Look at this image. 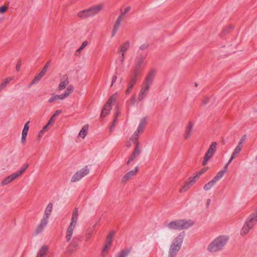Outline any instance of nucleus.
Returning a JSON list of instances; mask_svg holds the SVG:
<instances>
[{"label": "nucleus", "mask_w": 257, "mask_h": 257, "mask_svg": "<svg viewBox=\"0 0 257 257\" xmlns=\"http://www.w3.org/2000/svg\"><path fill=\"white\" fill-rule=\"evenodd\" d=\"M122 19V17L121 16H119L117 19L113 28V32L112 36L113 37L116 33L117 30L119 28V27L121 24V22Z\"/></svg>", "instance_id": "aec40b11"}, {"label": "nucleus", "mask_w": 257, "mask_h": 257, "mask_svg": "<svg viewBox=\"0 0 257 257\" xmlns=\"http://www.w3.org/2000/svg\"><path fill=\"white\" fill-rule=\"evenodd\" d=\"M13 79V77L7 78L4 79L1 84H0V91H1L10 82V81Z\"/></svg>", "instance_id": "473e14b6"}, {"label": "nucleus", "mask_w": 257, "mask_h": 257, "mask_svg": "<svg viewBox=\"0 0 257 257\" xmlns=\"http://www.w3.org/2000/svg\"><path fill=\"white\" fill-rule=\"evenodd\" d=\"M111 126H113V127H115V124H112Z\"/></svg>", "instance_id": "774afa93"}, {"label": "nucleus", "mask_w": 257, "mask_h": 257, "mask_svg": "<svg viewBox=\"0 0 257 257\" xmlns=\"http://www.w3.org/2000/svg\"><path fill=\"white\" fill-rule=\"evenodd\" d=\"M117 78V77L116 75H114L113 77H112V82H111V86H112L114 83L115 82L116 79Z\"/></svg>", "instance_id": "bf43d9fd"}, {"label": "nucleus", "mask_w": 257, "mask_h": 257, "mask_svg": "<svg viewBox=\"0 0 257 257\" xmlns=\"http://www.w3.org/2000/svg\"><path fill=\"white\" fill-rule=\"evenodd\" d=\"M59 99H60V100L64 99L62 94L60 95L56 94V95H52L51 97H50L49 98L48 101L49 103H51L53 102L54 101L59 100Z\"/></svg>", "instance_id": "7c9ffc66"}, {"label": "nucleus", "mask_w": 257, "mask_h": 257, "mask_svg": "<svg viewBox=\"0 0 257 257\" xmlns=\"http://www.w3.org/2000/svg\"><path fill=\"white\" fill-rule=\"evenodd\" d=\"M144 91L143 90H142V91L140 94L139 99L140 100H142L144 99Z\"/></svg>", "instance_id": "052dcab7"}, {"label": "nucleus", "mask_w": 257, "mask_h": 257, "mask_svg": "<svg viewBox=\"0 0 257 257\" xmlns=\"http://www.w3.org/2000/svg\"><path fill=\"white\" fill-rule=\"evenodd\" d=\"M130 46V43L128 42H125L122 43L119 49V52H126Z\"/></svg>", "instance_id": "c756f323"}, {"label": "nucleus", "mask_w": 257, "mask_h": 257, "mask_svg": "<svg viewBox=\"0 0 257 257\" xmlns=\"http://www.w3.org/2000/svg\"><path fill=\"white\" fill-rule=\"evenodd\" d=\"M117 98V93H115L113 94L108 100L106 103L111 105L112 106V104H113L116 101V99Z\"/></svg>", "instance_id": "c9c22d12"}, {"label": "nucleus", "mask_w": 257, "mask_h": 257, "mask_svg": "<svg viewBox=\"0 0 257 257\" xmlns=\"http://www.w3.org/2000/svg\"><path fill=\"white\" fill-rule=\"evenodd\" d=\"M143 130H144V124L143 122H141L138 127V130L135 132V133L133 134V135L132 137V141H134V139L137 141L139 133L141 131L142 132L143 131Z\"/></svg>", "instance_id": "cd10ccee"}, {"label": "nucleus", "mask_w": 257, "mask_h": 257, "mask_svg": "<svg viewBox=\"0 0 257 257\" xmlns=\"http://www.w3.org/2000/svg\"><path fill=\"white\" fill-rule=\"evenodd\" d=\"M111 108L112 106L106 103L102 110L101 113V116L105 117L107 114H108L110 112V110H111Z\"/></svg>", "instance_id": "b1692460"}, {"label": "nucleus", "mask_w": 257, "mask_h": 257, "mask_svg": "<svg viewBox=\"0 0 257 257\" xmlns=\"http://www.w3.org/2000/svg\"><path fill=\"white\" fill-rule=\"evenodd\" d=\"M69 81L67 75H64L61 79L60 82L58 85V90H62L65 89L69 84Z\"/></svg>", "instance_id": "ddd939ff"}, {"label": "nucleus", "mask_w": 257, "mask_h": 257, "mask_svg": "<svg viewBox=\"0 0 257 257\" xmlns=\"http://www.w3.org/2000/svg\"><path fill=\"white\" fill-rule=\"evenodd\" d=\"M131 10V7L130 6H127V7H126L124 8V11L122 12L121 11V15L120 16H123L124 15H125V14H126L127 12H128L130 11V10Z\"/></svg>", "instance_id": "de8ad7c7"}, {"label": "nucleus", "mask_w": 257, "mask_h": 257, "mask_svg": "<svg viewBox=\"0 0 257 257\" xmlns=\"http://www.w3.org/2000/svg\"><path fill=\"white\" fill-rule=\"evenodd\" d=\"M216 183L217 182L212 179L211 180L204 185L203 189L206 191H209L212 188V187L216 184Z\"/></svg>", "instance_id": "a878e982"}, {"label": "nucleus", "mask_w": 257, "mask_h": 257, "mask_svg": "<svg viewBox=\"0 0 257 257\" xmlns=\"http://www.w3.org/2000/svg\"><path fill=\"white\" fill-rule=\"evenodd\" d=\"M43 76H44L40 73L38 74L35 77L32 81L30 83V84L28 85V87L30 88L33 85L37 84Z\"/></svg>", "instance_id": "c85d7f7f"}, {"label": "nucleus", "mask_w": 257, "mask_h": 257, "mask_svg": "<svg viewBox=\"0 0 257 257\" xmlns=\"http://www.w3.org/2000/svg\"><path fill=\"white\" fill-rule=\"evenodd\" d=\"M211 199L208 198V199H207L206 200V205H207V206H209V205H210V204H211Z\"/></svg>", "instance_id": "680f3d73"}, {"label": "nucleus", "mask_w": 257, "mask_h": 257, "mask_svg": "<svg viewBox=\"0 0 257 257\" xmlns=\"http://www.w3.org/2000/svg\"><path fill=\"white\" fill-rule=\"evenodd\" d=\"M243 146H236L234 150H233L231 157L232 158L234 159L237 155L240 152V151L242 150Z\"/></svg>", "instance_id": "72a5a7b5"}, {"label": "nucleus", "mask_w": 257, "mask_h": 257, "mask_svg": "<svg viewBox=\"0 0 257 257\" xmlns=\"http://www.w3.org/2000/svg\"><path fill=\"white\" fill-rule=\"evenodd\" d=\"M121 54V58H120V62L121 63V64H122L124 61V59H125V52H120Z\"/></svg>", "instance_id": "4d7b16f0"}, {"label": "nucleus", "mask_w": 257, "mask_h": 257, "mask_svg": "<svg viewBox=\"0 0 257 257\" xmlns=\"http://www.w3.org/2000/svg\"><path fill=\"white\" fill-rule=\"evenodd\" d=\"M114 127L112 126H111L110 127V131L111 132L112 131L113 129L114 128Z\"/></svg>", "instance_id": "0e129e2a"}, {"label": "nucleus", "mask_w": 257, "mask_h": 257, "mask_svg": "<svg viewBox=\"0 0 257 257\" xmlns=\"http://www.w3.org/2000/svg\"><path fill=\"white\" fill-rule=\"evenodd\" d=\"M44 67H47V69H48V63H47L45 65V66Z\"/></svg>", "instance_id": "69168bd1"}, {"label": "nucleus", "mask_w": 257, "mask_h": 257, "mask_svg": "<svg viewBox=\"0 0 257 257\" xmlns=\"http://www.w3.org/2000/svg\"><path fill=\"white\" fill-rule=\"evenodd\" d=\"M29 166V165L26 164H25L24 165H23L21 168V169L19 170H18L16 172H15V173L16 174V175L18 176V177H20L22 174L24 173V172L25 171V170L28 168Z\"/></svg>", "instance_id": "2f4dec72"}, {"label": "nucleus", "mask_w": 257, "mask_h": 257, "mask_svg": "<svg viewBox=\"0 0 257 257\" xmlns=\"http://www.w3.org/2000/svg\"><path fill=\"white\" fill-rule=\"evenodd\" d=\"M208 169V167H206L202 168L199 171L196 173V174L200 177L201 175H202L203 173H204Z\"/></svg>", "instance_id": "c03bdc74"}, {"label": "nucleus", "mask_w": 257, "mask_h": 257, "mask_svg": "<svg viewBox=\"0 0 257 257\" xmlns=\"http://www.w3.org/2000/svg\"><path fill=\"white\" fill-rule=\"evenodd\" d=\"M118 114H119V112L117 111L116 112V117H117L118 115ZM116 120V117H115L114 118V119L113 120V123H112L113 124H115Z\"/></svg>", "instance_id": "e2e57ef3"}, {"label": "nucleus", "mask_w": 257, "mask_h": 257, "mask_svg": "<svg viewBox=\"0 0 257 257\" xmlns=\"http://www.w3.org/2000/svg\"><path fill=\"white\" fill-rule=\"evenodd\" d=\"M183 235L181 233L176 236L171 244L169 257H175L181 248L183 241Z\"/></svg>", "instance_id": "f03ea898"}, {"label": "nucleus", "mask_w": 257, "mask_h": 257, "mask_svg": "<svg viewBox=\"0 0 257 257\" xmlns=\"http://www.w3.org/2000/svg\"><path fill=\"white\" fill-rule=\"evenodd\" d=\"M48 246L46 245H42L39 249L36 257H45L48 251Z\"/></svg>", "instance_id": "f3484780"}, {"label": "nucleus", "mask_w": 257, "mask_h": 257, "mask_svg": "<svg viewBox=\"0 0 257 257\" xmlns=\"http://www.w3.org/2000/svg\"><path fill=\"white\" fill-rule=\"evenodd\" d=\"M55 120V118L53 117V116H51L50 119L49 120L48 123L47 124H48L49 126L52 125L54 123V122Z\"/></svg>", "instance_id": "09e8293b"}, {"label": "nucleus", "mask_w": 257, "mask_h": 257, "mask_svg": "<svg viewBox=\"0 0 257 257\" xmlns=\"http://www.w3.org/2000/svg\"><path fill=\"white\" fill-rule=\"evenodd\" d=\"M48 222V219L47 218H43L40 224L36 227L35 233V234H38L41 233L46 227L47 223Z\"/></svg>", "instance_id": "9d476101"}, {"label": "nucleus", "mask_w": 257, "mask_h": 257, "mask_svg": "<svg viewBox=\"0 0 257 257\" xmlns=\"http://www.w3.org/2000/svg\"><path fill=\"white\" fill-rule=\"evenodd\" d=\"M181 230L186 229L192 227L194 222L190 219H179Z\"/></svg>", "instance_id": "1a4fd4ad"}, {"label": "nucleus", "mask_w": 257, "mask_h": 257, "mask_svg": "<svg viewBox=\"0 0 257 257\" xmlns=\"http://www.w3.org/2000/svg\"><path fill=\"white\" fill-rule=\"evenodd\" d=\"M199 176L196 174L194 176L190 177L189 181L193 185L199 178Z\"/></svg>", "instance_id": "ea45409f"}, {"label": "nucleus", "mask_w": 257, "mask_h": 257, "mask_svg": "<svg viewBox=\"0 0 257 257\" xmlns=\"http://www.w3.org/2000/svg\"><path fill=\"white\" fill-rule=\"evenodd\" d=\"M29 121H28L24 125V128L22 131V138H21V143L23 144H24L26 142V137L28 135V131L29 129Z\"/></svg>", "instance_id": "2eb2a0df"}, {"label": "nucleus", "mask_w": 257, "mask_h": 257, "mask_svg": "<svg viewBox=\"0 0 257 257\" xmlns=\"http://www.w3.org/2000/svg\"><path fill=\"white\" fill-rule=\"evenodd\" d=\"M18 178L19 177L16 175V174L14 172L10 175L4 178L1 182V185L2 186H7Z\"/></svg>", "instance_id": "6e6552de"}, {"label": "nucleus", "mask_w": 257, "mask_h": 257, "mask_svg": "<svg viewBox=\"0 0 257 257\" xmlns=\"http://www.w3.org/2000/svg\"><path fill=\"white\" fill-rule=\"evenodd\" d=\"M193 127V123L192 122H189L184 133V139L186 140H188L190 138L192 133Z\"/></svg>", "instance_id": "a211bd4d"}, {"label": "nucleus", "mask_w": 257, "mask_h": 257, "mask_svg": "<svg viewBox=\"0 0 257 257\" xmlns=\"http://www.w3.org/2000/svg\"><path fill=\"white\" fill-rule=\"evenodd\" d=\"M211 158L205 155L204 156V159H203V161L202 162V165L203 166H205L207 163V162L208 161V160L210 159Z\"/></svg>", "instance_id": "49530a36"}, {"label": "nucleus", "mask_w": 257, "mask_h": 257, "mask_svg": "<svg viewBox=\"0 0 257 257\" xmlns=\"http://www.w3.org/2000/svg\"><path fill=\"white\" fill-rule=\"evenodd\" d=\"M256 222L257 210L249 216L240 230V235L244 236L247 234Z\"/></svg>", "instance_id": "7ed1b4c3"}, {"label": "nucleus", "mask_w": 257, "mask_h": 257, "mask_svg": "<svg viewBox=\"0 0 257 257\" xmlns=\"http://www.w3.org/2000/svg\"><path fill=\"white\" fill-rule=\"evenodd\" d=\"M137 156H134V154L130 157L129 159L127 161V164H129L132 161H133Z\"/></svg>", "instance_id": "6e6d98bb"}, {"label": "nucleus", "mask_w": 257, "mask_h": 257, "mask_svg": "<svg viewBox=\"0 0 257 257\" xmlns=\"http://www.w3.org/2000/svg\"><path fill=\"white\" fill-rule=\"evenodd\" d=\"M47 67H44L40 73L41 74H42L43 76H44L45 74H46V73L47 72Z\"/></svg>", "instance_id": "13d9d810"}, {"label": "nucleus", "mask_w": 257, "mask_h": 257, "mask_svg": "<svg viewBox=\"0 0 257 257\" xmlns=\"http://www.w3.org/2000/svg\"><path fill=\"white\" fill-rule=\"evenodd\" d=\"M78 218V209L75 208L72 213V217L71 219V222L69 225V226L67 229L66 238L68 241H70L74 229L76 227L77 220Z\"/></svg>", "instance_id": "20e7f679"}, {"label": "nucleus", "mask_w": 257, "mask_h": 257, "mask_svg": "<svg viewBox=\"0 0 257 257\" xmlns=\"http://www.w3.org/2000/svg\"><path fill=\"white\" fill-rule=\"evenodd\" d=\"M62 111L61 110H57L56 111H55V112H54V113L52 115V116H53V117L55 118L59 114L61 113Z\"/></svg>", "instance_id": "864d4df0"}, {"label": "nucleus", "mask_w": 257, "mask_h": 257, "mask_svg": "<svg viewBox=\"0 0 257 257\" xmlns=\"http://www.w3.org/2000/svg\"><path fill=\"white\" fill-rule=\"evenodd\" d=\"M139 171V167H136L134 170H132L128 172L122 178V182L125 183L132 177L135 176Z\"/></svg>", "instance_id": "9b49d317"}, {"label": "nucleus", "mask_w": 257, "mask_h": 257, "mask_svg": "<svg viewBox=\"0 0 257 257\" xmlns=\"http://www.w3.org/2000/svg\"><path fill=\"white\" fill-rule=\"evenodd\" d=\"M134 144L136 146L137 144H139L137 141L134 139V141H132V138H131L130 140L127 141L126 143V146L127 148H130L132 146V144Z\"/></svg>", "instance_id": "a19ab883"}, {"label": "nucleus", "mask_w": 257, "mask_h": 257, "mask_svg": "<svg viewBox=\"0 0 257 257\" xmlns=\"http://www.w3.org/2000/svg\"><path fill=\"white\" fill-rule=\"evenodd\" d=\"M137 156H134V154L130 157L129 159L127 161V164H129L132 161H133Z\"/></svg>", "instance_id": "5fc2aeb1"}, {"label": "nucleus", "mask_w": 257, "mask_h": 257, "mask_svg": "<svg viewBox=\"0 0 257 257\" xmlns=\"http://www.w3.org/2000/svg\"><path fill=\"white\" fill-rule=\"evenodd\" d=\"M179 220H176L171 221L167 224V227L170 230L176 229L181 230Z\"/></svg>", "instance_id": "4468645a"}, {"label": "nucleus", "mask_w": 257, "mask_h": 257, "mask_svg": "<svg viewBox=\"0 0 257 257\" xmlns=\"http://www.w3.org/2000/svg\"><path fill=\"white\" fill-rule=\"evenodd\" d=\"M22 63L21 61L19 60L16 64V68L17 71H19L21 68Z\"/></svg>", "instance_id": "603ef678"}, {"label": "nucleus", "mask_w": 257, "mask_h": 257, "mask_svg": "<svg viewBox=\"0 0 257 257\" xmlns=\"http://www.w3.org/2000/svg\"><path fill=\"white\" fill-rule=\"evenodd\" d=\"M88 42L86 41H84L79 48L76 51L75 54L77 55L78 53H80L81 51L86 46Z\"/></svg>", "instance_id": "58836bf2"}, {"label": "nucleus", "mask_w": 257, "mask_h": 257, "mask_svg": "<svg viewBox=\"0 0 257 257\" xmlns=\"http://www.w3.org/2000/svg\"><path fill=\"white\" fill-rule=\"evenodd\" d=\"M52 209H53V204L52 203H49L47 205V206L45 209V213H44L43 218H47V219L49 220V218L51 215Z\"/></svg>", "instance_id": "412c9836"}, {"label": "nucleus", "mask_w": 257, "mask_h": 257, "mask_svg": "<svg viewBox=\"0 0 257 257\" xmlns=\"http://www.w3.org/2000/svg\"><path fill=\"white\" fill-rule=\"evenodd\" d=\"M226 171L225 170H222L220 171L217 173L216 175L213 178V179L217 182L219 180H220L223 176L224 174Z\"/></svg>", "instance_id": "f704fd0d"}, {"label": "nucleus", "mask_w": 257, "mask_h": 257, "mask_svg": "<svg viewBox=\"0 0 257 257\" xmlns=\"http://www.w3.org/2000/svg\"><path fill=\"white\" fill-rule=\"evenodd\" d=\"M157 74V70L152 68L150 69L146 76V91L152 85Z\"/></svg>", "instance_id": "39448f33"}, {"label": "nucleus", "mask_w": 257, "mask_h": 257, "mask_svg": "<svg viewBox=\"0 0 257 257\" xmlns=\"http://www.w3.org/2000/svg\"><path fill=\"white\" fill-rule=\"evenodd\" d=\"M89 169L87 166H85L76 172L72 177L71 181L76 182L81 180L83 177L88 174Z\"/></svg>", "instance_id": "423d86ee"}, {"label": "nucleus", "mask_w": 257, "mask_h": 257, "mask_svg": "<svg viewBox=\"0 0 257 257\" xmlns=\"http://www.w3.org/2000/svg\"><path fill=\"white\" fill-rule=\"evenodd\" d=\"M77 16L81 18L85 19L87 18L88 17H91L90 15V10L89 9L84 10L83 11H80L78 14Z\"/></svg>", "instance_id": "5701e85b"}, {"label": "nucleus", "mask_w": 257, "mask_h": 257, "mask_svg": "<svg viewBox=\"0 0 257 257\" xmlns=\"http://www.w3.org/2000/svg\"><path fill=\"white\" fill-rule=\"evenodd\" d=\"M246 138V135H243V136L239 140V142L237 146H242V144L245 141Z\"/></svg>", "instance_id": "a18cd8bd"}, {"label": "nucleus", "mask_w": 257, "mask_h": 257, "mask_svg": "<svg viewBox=\"0 0 257 257\" xmlns=\"http://www.w3.org/2000/svg\"><path fill=\"white\" fill-rule=\"evenodd\" d=\"M7 10V8L4 6L0 7V14H4L5 13Z\"/></svg>", "instance_id": "3c124183"}, {"label": "nucleus", "mask_w": 257, "mask_h": 257, "mask_svg": "<svg viewBox=\"0 0 257 257\" xmlns=\"http://www.w3.org/2000/svg\"><path fill=\"white\" fill-rule=\"evenodd\" d=\"M217 143L213 142L210 145L208 150L205 154V155L211 158L216 150Z\"/></svg>", "instance_id": "dca6fc26"}, {"label": "nucleus", "mask_w": 257, "mask_h": 257, "mask_svg": "<svg viewBox=\"0 0 257 257\" xmlns=\"http://www.w3.org/2000/svg\"><path fill=\"white\" fill-rule=\"evenodd\" d=\"M74 90V87L72 85H69L65 91V92L63 94H62L64 99L68 97L73 92Z\"/></svg>", "instance_id": "bb28decb"}, {"label": "nucleus", "mask_w": 257, "mask_h": 257, "mask_svg": "<svg viewBox=\"0 0 257 257\" xmlns=\"http://www.w3.org/2000/svg\"><path fill=\"white\" fill-rule=\"evenodd\" d=\"M194 85H195V86L197 87V83H194Z\"/></svg>", "instance_id": "338daca9"}, {"label": "nucleus", "mask_w": 257, "mask_h": 257, "mask_svg": "<svg viewBox=\"0 0 257 257\" xmlns=\"http://www.w3.org/2000/svg\"><path fill=\"white\" fill-rule=\"evenodd\" d=\"M114 232L111 231L106 237L105 243L102 250L101 255L102 257H105L107 254L108 250L111 245L112 238L114 236Z\"/></svg>", "instance_id": "0eeeda50"}, {"label": "nucleus", "mask_w": 257, "mask_h": 257, "mask_svg": "<svg viewBox=\"0 0 257 257\" xmlns=\"http://www.w3.org/2000/svg\"><path fill=\"white\" fill-rule=\"evenodd\" d=\"M49 125L48 124H46L45 126H44L42 129L40 131L39 134H38V137L39 138H41L43 135L48 130H49Z\"/></svg>", "instance_id": "4c0bfd02"}, {"label": "nucleus", "mask_w": 257, "mask_h": 257, "mask_svg": "<svg viewBox=\"0 0 257 257\" xmlns=\"http://www.w3.org/2000/svg\"><path fill=\"white\" fill-rule=\"evenodd\" d=\"M228 240V236L225 235H219L208 245L207 250L210 252L220 251L226 246Z\"/></svg>", "instance_id": "f257e3e1"}, {"label": "nucleus", "mask_w": 257, "mask_h": 257, "mask_svg": "<svg viewBox=\"0 0 257 257\" xmlns=\"http://www.w3.org/2000/svg\"><path fill=\"white\" fill-rule=\"evenodd\" d=\"M103 7L104 6L103 4H98L90 8L89 9L90 10L91 17L98 14L102 10Z\"/></svg>", "instance_id": "f8f14e48"}, {"label": "nucleus", "mask_w": 257, "mask_h": 257, "mask_svg": "<svg viewBox=\"0 0 257 257\" xmlns=\"http://www.w3.org/2000/svg\"><path fill=\"white\" fill-rule=\"evenodd\" d=\"M97 224H94L92 226L88 227L85 231V239L86 241H88L92 235L93 232Z\"/></svg>", "instance_id": "6ab92c4d"}, {"label": "nucleus", "mask_w": 257, "mask_h": 257, "mask_svg": "<svg viewBox=\"0 0 257 257\" xmlns=\"http://www.w3.org/2000/svg\"><path fill=\"white\" fill-rule=\"evenodd\" d=\"M88 131V125L86 124L80 130L78 137L81 138L82 139H84L85 137L86 136Z\"/></svg>", "instance_id": "393cba45"}, {"label": "nucleus", "mask_w": 257, "mask_h": 257, "mask_svg": "<svg viewBox=\"0 0 257 257\" xmlns=\"http://www.w3.org/2000/svg\"><path fill=\"white\" fill-rule=\"evenodd\" d=\"M140 153V149L139 147V144H137L136 146H135V150L133 153L134 156H137L139 155Z\"/></svg>", "instance_id": "37998d69"}, {"label": "nucleus", "mask_w": 257, "mask_h": 257, "mask_svg": "<svg viewBox=\"0 0 257 257\" xmlns=\"http://www.w3.org/2000/svg\"><path fill=\"white\" fill-rule=\"evenodd\" d=\"M134 83H135V82H134V80H131V81L129 83L127 89L125 91V93L126 94H128L130 93V91H131V90L133 88Z\"/></svg>", "instance_id": "79ce46f5"}, {"label": "nucleus", "mask_w": 257, "mask_h": 257, "mask_svg": "<svg viewBox=\"0 0 257 257\" xmlns=\"http://www.w3.org/2000/svg\"><path fill=\"white\" fill-rule=\"evenodd\" d=\"M234 159L233 158H232L231 157H230V159H229L228 162L225 164V166H224V170H225V171H226L227 170V168L229 165V164L232 162V161Z\"/></svg>", "instance_id": "8fccbe9b"}, {"label": "nucleus", "mask_w": 257, "mask_h": 257, "mask_svg": "<svg viewBox=\"0 0 257 257\" xmlns=\"http://www.w3.org/2000/svg\"><path fill=\"white\" fill-rule=\"evenodd\" d=\"M130 253V250L128 249H125L120 251L115 257H126Z\"/></svg>", "instance_id": "e433bc0d"}, {"label": "nucleus", "mask_w": 257, "mask_h": 257, "mask_svg": "<svg viewBox=\"0 0 257 257\" xmlns=\"http://www.w3.org/2000/svg\"><path fill=\"white\" fill-rule=\"evenodd\" d=\"M192 185H193L189 181H186L179 189V193H183L186 192Z\"/></svg>", "instance_id": "4be33fe9"}]
</instances>
